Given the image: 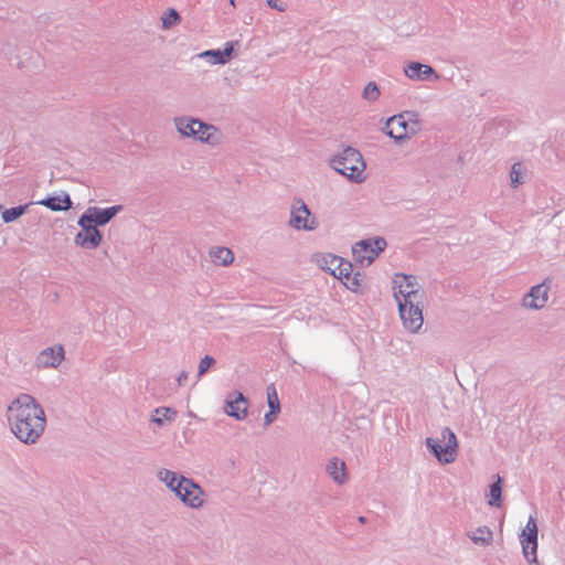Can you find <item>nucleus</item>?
<instances>
[{"label": "nucleus", "instance_id": "nucleus-10", "mask_svg": "<svg viewBox=\"0 0 565 565\" xmlns=\"http://www.w3.org/2000/svg\"><path fill=\"white\" fill-rule=\"evenodd\" d=\"M552 279L546 278L543 282L533 286L529 294L523 297V306L530 309H542L545 307L548 299V291L551 288Z\"/></svg>", "mask_w": 565, "mask_h": 565}, {"label": "nucleus", "instance_id": "nucleus-11", "mask_svg": "<svg viewBox=\"0 0 565 565\" xmlns=\"http://www.w3.org/2000/svg\"><path fill=\"white\" fill-rule=\"evenodd\" d=\"M224 412L237 420L245 419L248 413V398L239 391L230 393L225 399Z\"/></svg>", "mask_w": 565, "mask_h": 565}, {"label": "nucleus", "instance_id": "nucleus-35", "mask_svg": "<svg viewBox=\"0 0 565 565\" xmlns=\"http://www.w3.org/2000/svg\"><path fill=\"white\" fill-rule=\"evenodd\" d=\"M214 363H215L214 358H212L210 355H205L200 361L198 376L204 375Z\"/></svg>", "mask_w": 565, "mask_h": 565}, {"label": "nucleus", "instance_id": "nucleus-24", "mask_svg": "<svg viewBox=\"0 0 565 565\" xmlns=\"http://www.w3.org/2000/svg\"><path fill=\"white\" fill-rule=\"evenodd\" d=\"M210 254L213 262L222 266H227L234 260L233 252L227 247H216L212 249Z\"/></svg>", "mask_w": 565, "mask_h": 565}, {"label": "nucleus", "instance_id": "nucleus-8", "mask_svg": "<svg viewBox=\"0 0 565 565\" xmlns=\"http://www.w3.org/2000/svg\"><path fill=\"white\" fill-rule=\"evenodd\" d=\"M77 224L81 231L75 235L74 243L82 248H97L103 241V234L98 227L89 221L88 215L83 214L79 216Z\"/></svg>", "mask_w": 565, "mask_h": 565}, {"label": "nucleus", "instance_id": "nucleus-21", "mask_svg": "<svg viewBox=\"0 0 565 565\" xmlns=\"http://www.w3.org/2000/svg\"><path fill=\"white\" fill-rule=\"evenodd\" d=\"M178 412L170 407H158L153 411L151 416L152 423L163 426L166 422L172 423L175 420Z\"/></svg>", "mask_w": 565, "mask_h": 565}, {"label": "nucleus", "instance_id": "nucleus-14", "mask_svg": "<svg viewBox=\"0 0 565 565\" xmlns=\"http://www.w3.org/2000/svg\"><path fill=\"white\" fill-rule=\"evenodd\" d=\"M64 348L62 345L44 349L36 356L38 367H57L64 360Z\"/></svg>", "mask_w": 565, "mask_h": 565}, {"label": "nucleus", "instance_id": "nucleus-18", "mask_svg": "<svg viewBox=\"0 0 565 565\" xmlns=\"http://www.w3.org/2000/svg\"><path fill=\"white\" fill-rule=\"evenodd\" d=\"M327 471L333 481L338 484H343L348 480L347 466L343 460L333 457L327 465Z\"/></svg>", "mask_w": 565, "mask_h": 565}, {"label": "nucleus", "instance_id": "nucleus-4", "mask_svg": "<svg viewBox=\"0 0 565 565\" xmlns=\"http://www.w3.org/2000/svg\"><path fill=\"white\" fill-rule=\"evenodd\" d=\"M397 300L398 311L401 319L403 320L404 327L411 332H417L424 322L423 318V300L419 298L416 300H401V297L395 295Z\"/></svg>", "mask_w": 565, "mask_h": 565}, {"label": "nucleus", "instance_id": "nucleus-9", "mask_svg": "<svg viewBox=\"0 0 565 565\" xmlns=\"http://www.w3.org/2000/svg\"><path fill=\"white\" fill-rule=\"evenodd\" d=\"M394 281V296L401 297V300H416L424 298L425 292L419 287L417 278L413 275L397 274Z\"/></svg>", "mask_w": 565, "mask_h": 565}, {"label": "nucleus", "instance_id": "nucleus-17", "mask_svg": "<svg viewBox=\"0 0 565 565\" xmlns=\"http://www.w3.org/2000/svg\"><path fill=\"white\" fill-rule=\"evenodd\" d=\"M405 74L411 79L424 81L428 79L430 76H433L435 79L439 78V75L431 66L422 64L419 62L409 63L405 68Z\"/></svg>", "mask_w": 565, "mask_h": 565}, {"label": "nucleus", "instance_id": "nucleus-39", "mask_svg": "<svg viewBox=\"0 0 565 565\" xmlns=\"http://www.w3.org/2000/svg\"><path fill=\"white\" fill-rule=\"evenodd\" d=\"M188 379H189V372L186 371H182L179 376H178V384L180 386L182 385H185V383L188 382Z\"/></svg>", "mask_w": 565, "mask_h": 565}, {"label": "nucleus", "instance_id": "nucleus-2", "mask_svg": "<svg viewBox=\"0 0 565 565\" xmlns=\"http://www.w3.org/2000/svg\"><path fill=\"white\" fill-rule=\"evenodd\" d=\"M330 166L340 174L348 178V180L361 183L365 177L363 172L366 168L363 156L361 152L351 147L347 146L342 151L338 152L330 159Z\"/></svg>", "mask_w": 565, "mask_h": 565}, {"label": "nucleus", "instance_id": "nucleus-3", "mask_svg": "<svg viewBox=\"0 0 565 565\" xmlns=\"http://www.w3.org/2000/svg\"><path fill=\"white\" fill-rule=\"evenodd\" d=\"M440 436V439L427 437L425 445L440 463L448 465L454 462L458 456V440L455 433L449 427H444Z\"/></svg>", "mask_w": 565, "mask_h": 565}, {"label": "nucleus", "instance_id": "nucleus-15", "mask_svg": "<svg viewBox=\"0 0 565 565\" xmlns=\"http://www.w3.org/2000/svg\"><path fill=\"white\" fill-rule=\"evenodd\" d=\"M198 128L195 127V136L193 139L207 143L211 146H216L220 142V130L212 124H207L198 118Z\"/></svg>", "mask_w": 565, "mask_h": 565}, {"label": "nucleus", "instance_id": "nucleus-29", "mask_svg": "<svg viewBox=\"0 0 565 565\" xmlns=\"http://www.w3.org/2000/svg\"><path fill=\"white\" fill-rule=\"evenodd\" d=\"M267 404L270 409L280 412V402L274 384L267 386Z\"/></svg>", "mask_w": 565, "mask_h": 565}, {"label": "nucleus", "instance_id": "nucleus-40", "mask_svg": "<svg viewBox=\"0 0 565 565\" xmlns=\"http://www.w3.org/2000/svg\"><path fill=\"white\" fill-rule=\"evenodd\" d=\"M351 276H352V274L351 275H337L334 277L340 279L344 284V282H350Z\"/></svg>", "mask_w": 565, "mask_h": 565}, {"label": "nucleus", "instance_id": "nucleus-33", "mask_svg": "<svg viewBox=\"0 0 565 565\" xmlns=\"http://www.w3.org/2000/svg\"><path fill=\"white\" fill-rule=\"evenodd\" d=\"M510 177H511V185L513 188H518L519 185H521L523 183V181L521 180V163L520 162H516L512 166Z\"/></svg>", "mask_w": 565, "mask_h": 565}, {"label": "nucleus", "instance_id": "nucleus-27", "mask_svg": "<svg viewBox=\"0 0 565 565\" xmlns=\"http://www.w3.org/2000/svg\"><path fill=\"white\" fill-rule=\"evenodd\" d=\"M28 209V204L18 205L10 209H7L2 213V220L4 223H11L22 216Z\"/></svg>", "mask_w": 565, "mask_h": 565}, {"label": "nucleus", "instance_id": "nucleus-16", "mask_svg": "<svg viewBox=\"0 0 565 565\" xmlns=\"http://www.w3.org/2000/svg\"><path fill=\"white\" fill-rule=\"evenodd\" d=\"M36 203L54 212L67 211L73 205L71 196L66 192H62L61 195H49Z\"/></svg>", "mask_w": 565, "mask_h": 565}, {"label": "nucleus", "instance_id": "nucleus-36", "mask_svg": "<svg viewBox=\"0 0 565 565\" xmlns=\"http://www.w3.org/2000/svg\"><path fill=\"white\" fill-rule=\"evenodd\" d=\"M353 271V264L349 260H345L341 257V265L335 267V275H351Z\"/></svg>", "mask_w": 565, "mask_h": 565}, {"label": "nucleus", "instance_id": "nucleus-1", "mask_svg": "<svg viewBox=\"0 0 565 565\" xmlns=\"http://www.w3.org/2000/svg\"><path fill=\"white\" fill-rule=\"evenodd\" d=\"M11 431L23 444H35L46 426L43 407L29 394L19 395L8 407Z\"/></svg>", "mask_w": 565, "mask_h": 565}, {"label": "nucleus", "instance_id": "nucleus-19", "mask_svg": "<svg viewBox=\"0 0 565 565\" xmlns=\"http://www.w3.org/2000/svg\"><path fill=\"white\" fill-rule=\"evenodd\" d=\"M177 131L184 138H193L195 136V127L198 118L190 116H180L173 119Z\"/></svg>", "mask_w": 565, "mask_h": 565}, {"label": "nucleus", "instance_id": "nucleus-26", "mask_svg": "<svg viewBox=\"0 0 565 565\" xmlns=\"http://www.w3.org/2000/svg\"><path fill=\"white\" fill-rule=\"evenodd\" d=\"M162 21V29L169 30L175 25H178L181 22V15L179 12L173 9L169 8L161 18Z\"/></svg>", "mask_w": 565, "mask_h": 565}, {"label": "nucleus", "instance_id": "nucleus-20", "mask_svg": "<svg viewBox=\"0 0 565 565\" xmlns=\"http://www.w3.org/2000/svg\"><path fill=\"white\" fill-rule=\"evenodd\" d=\"M316 260L322 270L330 273L332 276L335 275V267L338 268L341 265V257L333 254H317Z\"/></svg>", "mask_w": 565, "mask_h": 565}, {"label": "nucleus", "instance_id": "nucleus-34", "mask_svg": "<svg viewBox=\"0 0 565 565\" xmlns=\"http://www.w3.org/2000/svg\"><path fill=\"white\" fill-rule=\"evenodd\" d=\"M362 281H363V276L360 271H356L355 274H353L351 276V280L350 282H344L345 287L352 291H358L361 286H362Z\"/></svg>", "mask_w": 565, "mask_h": 565}, {"label": "nucleus", "instance_id": "nucleus-23", "mask_svg": "<svg viewBox=\"0 0 565 565\" xmlns=\"http://www.w3.org/2000/svg\"><path fill=\"white\" fill-rule=\"evenodd\" d=\"M488 504L491 507L500 508L502 504V478L498 475L497 480L489 487Z\"/></svg>", "mask_w": 565, "mask_h": 565}, {"label": "nucleus", "instance_id": "nucleus-7", "mask_svg": "<svg viewBox=\"0 0 565 565\" xmlns=\"http://www.w3.org/2000/svg\"><path fill=\"white\" fill-rule=\"evenodd\" d=\"M177 488V497L183 504L192 509L203 505L204 490L193 479L180 476Z\"/></svg>", "mask_w": 565, "mask_h": 565}, {"label": "nucleus", "instance_id": "nucleus-13", "mask_svg": "<svg viewBox=\"0 0 565 565\" xmlns=\"http://www.w3.org/2000/svg\"><path fill=\"white\" fill-rule=\"evenodd\" d=\"M121 210L122 205H114L105 209L89 206L83 215H88L89 221L98 227L109 223Z\"/></svg>", "mask_w": 565, "mask_h": 565}, {"label": "nucleus", "instance_id": "nucleus-37", "mask_svg": "<svg viewBox=\"0 0 565 565\" xmlns=\"http://www.w3.org/2000/svg\"><path fill=\"white\" fill-rule=\"evenodd\" d=\"M280 412L279 411H276V409H270L265 414V425L268 426L270 425L277 417V415L279 414Z\"/></svg>", "mask_w": 565, "mask_h": 565}, {"label": "nucleus", "instance_id": "nucleus-12", "mask_svg": "<svg viewBox=\"0 0 565 565\" xmlns=\"http://www.w3.org/2000/svg\"><path fill=\"white\" fill-rule=\"evenodd\" d=\"M383 131L396 141L405 140L409 134L408 121H406L404 114H398L390 117Z\"/></svg>", "mask_w": 565, "mask_h": 565}, {"label": "nucleus", "instance_id": "nucleus-41", "mask_svg": "<svg viewBox=\"0 0 565 565\" xmlns=\"http://www.w3.org/2000/svg\"><path fill=\"white\" fill-rule=\"evenodd\" d=\"M358 521L362 524H364L366 522V518L365 516H359L358 518Z\"/></svg>", "mask_w": 565, "mask_h": 565}, {"label": "nucleus", "instance_id": "nucleus-25", "mask_svg": "<svg viewBox=\"0 0 565 565\" xmlns=\"http://www.w3.org/2000/svg\"><path fill=\"white\" fill-rule=\"evenodd\" d=\"M157 477L177 495L178 480L180 478L177 472L163 468L158 471Z\"/></svg>", "mask_w": 565, "mask_h": 565}, {"label": "nucleus", "instance_id": "nucleus-38", "mask_svg": "<svg viewBox=\"0 0 565 565\" xmlns=\"http://www.w3.org/2000/svg\"><path fill=\"white\" fill-rule=\"evenodd\" d=\"M267 4L277 11L284 12L286 7L279 2V0H267Z\"/></svg>", "mask_w": 565, "mask_h": 565}, {"label": "nucleus", "instance_id": "nucleus-32", "mask_svg": "<svg viewBox=\"0 0 565 565\" xmlns=\"http://www.w3.org/2000/svg\"><path fill=\"white\" fill-rule=\"evenodd\" d=\"M200 57L211 58L210 62L212 64H221L224 65V60L221 54V50H207L200 54Z\"/></svg>", "mask_w": 565, "mask_h": 565}, {"label": "nucleus", "instance_id": "nucleus-28", "mask_svg": "<svg viewBox=\"0 0 565 565\" xmlns=\"http://www.w3.org/2000/svg\"><path fill=\"white\" fill-rule=\"evenodd\" d=\"M380 95H381V92L375 82H369L362 93V97L367 102L377 100Z\"/></svg>", "mask_w": 565, "mask_h": 565}, {"label": "nucleus", "instance_id": "nucleus-42", "mask_svg": "<svg viewBox=\"0 0 565 565\" xmlns=\"http://www.w3.org/2000/svg\"><path fill=\"white\" fill-rule=\"evenodd\" d=\"M230 4L235 7V0H230Z\"/></svg>", "mask_w": 565, "mask_h": 565}, {"label": "nucleus", "instance_id": "nucleus-5", "mask_svg": "<svg viewBox=\"0 0 565 565\" xmlns=\"http://www.w3.org/2000/svg\"><path fill=\"white\" fill-rule=\"evenodd\" d=\"M386 245L385 238L380 236L362 239L352 247L353 257L362 266H369L385 249Z\"/></svg>", "mask_w": 565, "mask_h": 565}, {"label": "nucleus", "instance_id": "nucleus-31", "mask_svg": "<svg viewBox=\"0 0 565 565\" xmlns=\"http://www.w3.org/2000/svg\"><path fill=\"white\" fill-rule=\"evenodd\" d=\"M239 46L238 41H230L226 42L224 49L221 50L222 57L224 60V64L230 62L235 56V47Z\"/></svg>", "mask_w": 565, "mask_h": 565}, {"label": "nucleus", "instance_id": "nucleus-22", "mask_svg": "<svg viewBox=\"0 0 565 565\" xmlns=\"http://www.w3.org/2000/svg\"><path fill=\"white\" fill-rule=\"evenodd\" d=\"M471 541L479 546L490 545L493 541V533L488 526H479L475 532L469 534Z\"/></svg>", "mask_w": 565, "mask_h": 565}, {"label": "nucleus", "instance_id": "nucleus-30", "mask_svg": "<svg viewBox=\"0 0 565 565\" xmlns=\"http://www.w3.org/2000/svg\"><path fill=\"white\" fill-rule=\"evenodd\" d=\"M406 121H408V130L411 135H415L419 131L418 114L414 111H404Z\"/></svg>", "mask_w": 565, "mask_h": 565}, {"label": "nucleus", "instance_id": "nucleus-6", "mask_svg": "<svg viewBox=\"0 0 565 565\" xmlns=\"http://www.w3.org/2000/svg\"><path fill=\"white\" fill-rule=\"evenodd\" d=\"M298 231H313L318 227V221L311 216V211L301 198H295L290 210L288 223Z\"/></svg>", "mask_w": 565, "mask_h": 565}]
</instances>
